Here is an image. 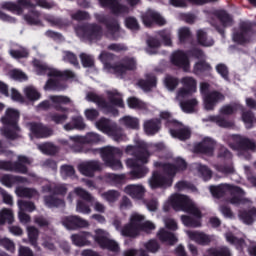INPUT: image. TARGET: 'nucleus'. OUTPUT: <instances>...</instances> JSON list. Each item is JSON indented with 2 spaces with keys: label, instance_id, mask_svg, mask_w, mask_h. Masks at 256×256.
I'll list each match as a JSON object with an SVG mask.
<instances>
[{
  "label": "nucleus",
  "instance_id": "obj_1",
  "mask_svg": "<svg viewBox=\"0 0 256 256\" xmlns=\"http://www.w3.org/2000/svg\"><path fill=\"white\" fill-rule=\"evenodd\" d=\"M127 155H133L134 158L126 160V165L131 169V176L134 179H141L149 173V169L145 166V163H149V157L151 153L145 146H127L125 149Z\"/></svg>",
  "mask_w": 256,
  "mask_h": 256
},
{
  "label": "nucleus",
  "instance_id": "obj_2",
  "mask_svg": "<svg viewBox=\"0 0 256 256\" xmlns=\"http://www.w3.org/2000/svg\"><path fill=\"white\" fill-rule=\"evenodd\" d=\"M171 207L174 211H184V213L193 215L194 217H197V219H201L202 217L201 210L198 209L197 205H195L193 200L187 195L173 194L170 197L169 203L163 206V211L169 213Z\"/></svg>",
  "mask_w": 256,
  "mask_h": 256
},
{
  "label": "nucleus",
  "instance_id": "obj_3",
  "mask_svg": "<svg viewBox=\"0 0 256 256\" xmlns=\"http://www.w3.org/2000/svg\"><path fill=\"white\" fill-rule=\"evenodd\" d=\"M21 114L19 110L13 108H8L5 112V115L1 118V123L4 125L2 129V135L7 138L9 141H15L21 137V127H19V119Z\"/></svg>",
  "mask_w": 256,
  "mask_h": 256
},
{
  "label": "nucleus",
  "instance_id": "obj_4",
  "mask_svg": "<svg viewBox=\"0 0 256 256\" xmlns=\"http://www.w3.org/2000/svg\"><path fill=\"white\" fill-rule=\"evenodd\" d=\"M210 193L215 199H221L225 197L226 193H230L231 198L229 202L231 205H241L245 203V191L239 186H233L231 184H220L218 186H210Z\"/></svg>",
  "mask_w": 256,
  "mask_h": 256
},
{
  "label": "nucleus",
  "instance_id": "obj_5",
  "mask_svg": "<svg viewBox=\"0 0 256 256\" xmlns=\"http://www.w3.org/2000/svg\"><path fill=\"white\" fill-rule=\"evenodd\" d=\"M94 153H100L104 163L107 165V167L113 169V171L123 169V163H121V160L119 159L123 155L121 149L113 146H107L104 148L95 149Z\"/></svg>",
  "mask_w": 256,
  "mask_h": 256
},
{
  "label": "nucleus",
  "instance_id": "obj_6",
  "mask_svg": "<svg viewBox=\"0 0 256 256\" xmlns=\"http://www.w3.org/2000/svg\"><path fill=\"white\" fill-rule=\"evenodd\" d=\"M33 65L38 75H47L48 77H55L61 81H69V79H75V72L71 70H57L55 68H49L46 64H43L40 60L35 59Z\"/></svg>",
  "mask_w": 256,
  "mask_h": 256
},
{
  "label": "nucleus",
  "instance_id": "obj_7",
  "mask_svg": "<svg viewBox=\"0 0 256 256\" xmlns=\"http://www.w3.org/2000/svg\"><path fill=\"white\" fill-rule=\"evenodd\" d=\"M94 17L97 23L105 26L106 34L110 39L113 41H117L119 39L121 25L119 24V20H117V18L105 14H95Z\"/></svg>",
  "mask_w": 256,
  "mask_h": 256
},
{
  "label": "nucleus",
  "instance_id": "obj_8",
  "mask_svg": "<svg viewBox=\"0 0 256 256\" xmlns=\"http://www.w3.org/2000/svg\"><path fill=\"white\" fill-rule=\"evenodd\" d=\"M52 101V105L51 102ZM49 100H44L38 104V109H42L43 111H49V109H52L54 111H58L60 113H67L69 111V108L63 106V105H70L71 98L68 96L63 95H52L50 96Z\"/></svg>",
  "mask_w": 256,
  "mask_h": 256
},
{
  "label": "nucleus",
  "instance_id": "obj_9",
  "mask_svg": "<svg viewBox=\"0 0 256 256\" xmlns=\"http://www.w3.org/2000/svg\"><path fill=\"white\" fill-rule=\"evenodd\" d=\"M70 139L74 142L72 149L75 153H83V145H99L105 141L103 136L95 132H88L85 136H71Z\"/></svg>",
  "mask_w": 256,
  "mask_h": 256
},
{
  "label": "nucleus",
  "instance_id": "obj_10",
  "mask_svg": "<svg viewBox=\"0 0 256 256\" xmlns=\"http://www.w3.org/2000/svg\"><path fill=\"white\" fill-rule=\"evenodd\" d=\"M76 31L78 35L83 36L88 41H99L103 37V27L97 23H87L78 26Z\"/></svg>",
  "mask_w": 256,
  "mask_h": 256
},
{
  "label": "nucleus",
  "instance_id": "obj_11",
  "mask_svg": "<svg viewBox=\"0 0 256 256\" xmlns=\"http://www.w3.org/2000/svg\"><path fill=\"white\" fill-rule=\"evenodd\" d=\"M142 221H145V216L140 214L132 215L129 223L125 224L121 229L120 234L122 237H129L130 239L139 237V223H142Z\"/></svg>",
  "mask_w": 256,
  "mask_h": 256
},
{
  "label": "nucleus",
  "instance_id": "obj_12",
  "mask_svg": "<svg viewBox=\"0 0 256 256\" xmlns=\"http://www.w3.org/2000/svg\"><path fill=\"white\" fill-rule=\"evenodd\" d=\"M95 233L94 241L99 245L100 249H107V251H111L112 253H119V244L109 238V233L102 229L96 230Z\"/></svg>",
  "mask_w": 256,
  "mask_h": 256
},
{
  "label": "nucleus",
  "instance_id": "obj_13",
  "mask_svg": "<svg viewBox=\"0 0 256 256\" xmlns=\"http://www.w3.org/2000/svg\"><path fill=\"white\" fill-rule=\"evenodd\" d=\"M232 143L229 144L230 149L233 151H239L240 153H247V151H256L255 141L243 137L241 135H235Z\"/></svg>",
  "mask_w": 256,
  "mask_h": 256
},
{
  "label": "nucleus",
  "instance_id": "obj_14",
  "mask_svg": "<svg viewBox=\"0 0 256 256\" xmlns=\"http://www.w3.org/2000/svg\"><path fill=\"white\" fill-rule=\"evenodd\" d=\"M251 33H253V26L247 22H242L239 29L233 33L232 39L237 45H247V43H251Z\"/></svg>",
  "mask_w": 256,
  "mask_h": 256
},
{
  "label": "nucleus",
  "instance_id": "obj_15",
  "mask_svg": "<svg viewBox=\"0 0 256 256\" xmlns=\"http://www.w3.org/2000/svg\"><path fill=\"white\" fill-rule=\"evenodd\" d=\"M170 63L173 67L177 69H182L184 73H189L191 71V61L189 56L183 50H177L170 56Z\"/></svg>",
  "mask_w": 256,
  "mask_h": 256
},
{
  "label": "nucleus",
  "instance_id": "obj_16",
  "mask_svg": "<svg viewBox=\"0 0 256 256\" xmlns=\"http://www.w3.org/2000/svg\"><path fill=\"white\" fill-rule=\"evenodd\" d=\"M38 1L39 0H18L17 3L4 2L1 7L2 9H6V11L21 15V13H23V7L26 9H35L38 5Z\"/></svg>",
  "mask_w": 256,
  "mask_h": 256
},
{
  "label": "nucleus",
  "instance_id": "obj_17",
  "mask_svg": "<svg viewBox=\"0 0 256 256\" xmlns=\"http://www.w3.org/2000/svg\"><path fill=\"white\" fill-rule=\"evenodd\" d=\"M136 70L137 60L133 57L125 56L118 63H116V66L114 67V75L123 77V75H126L127 71Z\"/></svg>",
  "mask_w": 256,
  "mask_h": 256
},
{
  "label": "nucleus",
  "instance_id": "obj_18",
  "mask_svg": "<svg viewBox=\"0 0 256 256\" xmlns=\"http://www.w3.org/2000/svg\"><path fill=\"white\" fill-rule=\"evenodd\" d=\"M194 153L213 157L215 153V140L205 137L201 142L194 145Z\"/></svg>",
  "mask_w": 256,
  "mask_h": 256
},
{
  "label": "nucleus",
  "instance_id": "obj_19",
  "mask_svg": "<svg viewBox=\"0 0 256 256\" xmlns=\"http://www.w3.org/2000/svg\"><path fill=\"white\" fill-rule=\"evenodd\" d=\"M102 170L103 165L99 160H90L78 165V171L85 177H95V173Z\"/></svg>",
  "mask_w": 256,
  "mask_h": 256
},
{
  "label": "nucleus",
  "instance_id": "obj_20",
  "mask_svg": "<svg viewBox=\"0 0 256 256\" xmlns=\"http://www.w3.org/2000/svg\"><path fill=\"white\" fill-rule=\"evenodd\" d=\"M62 223L66 229L71 231H77V229H87L89 227V221L81 218L78 215L66 216Z\"/></svg>",
  "mask_w": 256,
  "mask_h": 256
},
{
  "label": "nucleus",
  "instance_id": "obj_21",
  "mask_svg": "<svg viewBox=\"0 0 256 256\" xmlns=\"http://www.w3.org/2000/svg\"><path fill=\"white\" fill-rule=\"evenodd\" d=\"M101 7L104 9H110L113 15H123L129 13V7L125 4H121L119 0H98Z\"/></svg>",
  "mask_w": 256,
  "mask_h": 256
},
{
  "label": "nucleus",
  "instance_id": "obj_22",
  "mask_svg": "<svg viewBox=\"0 0 256 256\" xmlns=\"http://www.w3.org/2000/svg\"><path fill=\"white\" fill-rule=\"evenodd\" d=\"M181 83L183 87L178 90V97H189L197 91V80L195 78L189 76L183 77Z\"/></svg>",
  "mask_w": 256,
  "mask_h": 256
},
{
  "label": "nucleus",
  "instance_id": "obj_23",
  "mask_svg": "<svg viewBox=\"0 0 256 256\" xmlns=\"http://www.w3.org/2000/svg\"><path fill=\"white\" fill-rule=\"evenodd\" d=\"M173 185V178H167L163 174L155 171L150 179L151 189H165Z\"/></svg>",
  "mask_w": 256,
  "mask_h": 256
},
{
  "label": "nucleus",
  "instance_id": "obj_24",
  "mask_svg": "<svg viewBox=\"0 0 256 256\" xmlns=\"http://www.w3.org/2000/svg\"><path fill=\"white\" fill-rule=\"evenodd\" d=\"M203 99L204 109L206 111H213L219 102L225 101V95L217 90H213L209 94H206Z\"/></svg>",
  "mask_w": 256,
  "mask_h": 256
},
{
  "label": "nucleus",
  "instance_id": "obj_25",
  "mask_svg": "<svg viewBox=\"0 0 256 256\" xmlns=\"http://www.w3.org/2000/svg\"><path fill=\"white\" fill-rule=\"evenodd\" d=\"M30 125V131L36 139H47L53 135V129L47 127L43 123L32 122Z\"/></svg>",
  "mask_w": 256,
  "mask_h": 256
},
{
  "label": "nucleus",
  "instance_id": "obj_26",
  "mask_svg": "<svg viewBox=\"0 0 256 256\" xmlns=\"http://www.w3.org/2000/svg\"><path fill=\"white\" fill-rule=\"evenodd\" d=\"M142 22L145 27H151L153 24L163 26L166 23L161 14L151 10L142 15Z\"/></svg>",
  "mask_w": 256,
  "mask_h": 256
},
{
  "label": "nucleus",
  "instance_id": "obj_27",
  "mask_svg": "<svg viewBox=\"0 0 256 256\" xmlns=\"http://www.w3.org/2000/svg\"><path fill=\"white\" fill-rule=\"evenodd\" d=\"M91 239L95 241V235L85 231L71 236V241L76 247H87L91 245Z\"/></svg>",
  "mask_w": 256,
  "mask_h": 256
},
{
  "label": "nucleus",
  "instance_id": "obj_28",
  "mask_svg": "<svg viewBox=\"0 0 256 256\" xmlns=\"http://www.w3.org/2000/svg\"><path fill=\"white\" fill-rule=\"evenodd\" d=\"M0 182L4 187L11 189L13 185H19V183H28L29 179L23 176H15L13 174H4L0 177Z\"/></svg>",
  "mask_w": 256,
  "mask_h": 256
},
{
  "label": "nucleus",
  "instance_id": "obj_29",
  "mask_svg": "<svg viewBox=\"0 0 256 256\" xmlns=\"http://www.w3.org/2000/svg\"><path fill=\"white\" fill-rule=\"evenodd\" d=\"M124 191L127 195L132 197V199L141 200L145 197V187H143V185L130 184L124 188Z\"/></svg>",
  "mask_w": 256,
  "mask_h": 256
},
{
  "label": "nucleus",
  "instance_id": "obj_30",
  "mask_svg": "<svg viewBox=\"0 0 256 256\" xmlns=\"http://www.w3.org/2000/svg\"><path fill=\"white\" fill-rule=\"evenodd\" d=\"M161 130V119L152 118L144 123L146 135H156Z\"/></svg>",
  "mask_w": 256,
  "mask_h": 256
},
{
  "label": "nucleus",
  "instance_id": "obj_31",
  "mask_svg": "<svg viewBox=\"0 0 256 256\" xmlns=\"http://www.w3.org/2000/svg\"><path fill=\"white\" fill-rule=\"evenodd\" d=\"M154 167L162 169L164 175H167V179H172L177 175V167L175 164L165 163V162H155Z\"/></svg>",
  "mask_w": 256,
  "mask_h": 256
},
{
  "label": "nucleus",
  "instance_id": "obj_32",
  "mask_svg": "<svg viewBox=\"0 0 256 256\" xmlns=\"http://www.w3.org/2000/svg\"><path fill=\"white\" fill-rule=\"evenodd\" d=\"M99 59L104 64L106 69H109V71H113V73H115V67H117V63L113 64V61H115V54L103 51L99 55Z\"/></svg>",
  "mask_w": 256,
  "mask_h": 256
},
{
  "label": "nucleus",
  "instance_id": "obj_33",
  "mask_svg": "<svg viewBox=\"0 0 256 256\" xmlns=\"http://www.w3.org/2000/svg\"><path fill=\"white\" fill-rule=\"evenodd\" d=\"M138 85L143 91L149 92L154 87H157V76L155 74H146V79H140Z\"/></svg>",
  "mask_w": 256,
  "mask_h": 256
},
{
  "label": "nucleus",
  "instance_id": "obj_34",
  "mask_svg": "<svg viewBox=\"0 0 256 256\" xmlns=\"http://www.w3.org/2000/svg\"><path fill=\"white\" fill-rule=\"evenodd\" d=\"M157 237L161 243H167L168 245H175L179 241L173 232H169L164 228L159 230Z\"/></svg>",
  "mask_w": 256,
  "mask_h": 256
},
{
  "label": "nucleus",
  "instance_id": "obj_35",
  "mask_svg": "<svg viewBox=\"0 0 256 256\" xmlns=\"http://www.w3.org/2000/svg\"><path fill=\"white\" fill-rule=\"evenodd\" d=\"M191 241H195L198 245H209L211 243V236L203 232L192 231L188 232Z\"/></svg>",
  "mask_w": 256,
  "mask_h": 256
},
{
  "label": "nucleus",
  "instance_id": "obj_36",
  "mask_svg": "<svg viewBox=\"0 0 256 256\" xmlns=\"http://www.w3.org/2000/svg\"><path fill=\"white\" fill-rule=\"evenodd\" d=\"M65 89H67V84L57 78L48 79L44 85L45 91H65Z\"/></svg>",
  "mask_w": 256,
  "mask_h": 256
},
{
  "label": "nucleus",
  "instance_id": "obj_37",
  "mask_svg": "<svg viewBox=\"0 0 256 256\" xmlns=\"http://www.w3.org/2000/svg\"><path fill=\"white\" fill-rule=\"evenodd\" d=\"M44 203L49 209H59V207H65V200L55 196V194H50L44 196Z\"/></svg>",
  "mask_w": 256,
  "mask_h": 256
},
{
  "label": "nucleus",
  "instance_id": "obj_38",
  "mask_svg": "<svg viewBox=\"0 0 256 256\" xmlns=\"http://www.w3.org/2000/svg\"><path fill=\"white\" fill-rule=\"evenodd\" d=\"M239 219L245 223V225H253L256 219V208L252 207L249 210H240Z\"/></svg>",
  "mask_w": 256,
  "mask_h": 256
},
{
  "label": "nucleus",
  "instance_id": "obj_39",
  "mask_svg": "<svg viewBox=\"0 0 256 256\" xmlns=\"http://www.w3.org/2000/svg\"><path fill=\"white\" fill-rule=\"evenodd\" d=\"M182 126L176 127L177 129H170V134L174 137V139H179L180 141H187V139L191 138V130L189 128H181Z\"/></svg>",
  "mask_w": 256,
  "mask_h": 256
},
{
  "label": "nucleus",
  "instance_id": "obj_40",
  "mask_svg": "<svg viewBox=\"0 0 256 256\" xmlns=\"http://www.w3.org/2000/svg\"><path fill=\"white\" fill-rule=\"evenodd\" d=\"M217 0H170L173 7H187V2L191 5H207V3H216Z\"/></svg>",
  "mask_w": 256,
  "mask_h": 256
},
{
  "label": "nucleus",
  "instance_id": "obj_41",
  "mask_svg": "<svg viewBox=\"0 0 256 256\" xmlns=\"http://www.w3.org/2000/svg\"><path fill=\"white\" fill-rule=\"evenodd\" d=\"M64 129L66 131H73V129H78V131H83V129H85V122L83 120V117L81 116L72 117V122L65 124Z\"/></svg>",
  "mask_w": 256,
  "mask_h": 256
},
{
  "label": "nucleus",
  "instance_id": "obj_42",
  "mask_svg": "<svg viewBox=\"0 0 256 256\" xmlns=\"http://www.w3.org/2000/svg\"><path fill=\"white\" fill-rule=\"evenodd\" d=\"M213 67L205 60H200L194 64L193 73L195 75H203L205 73H211Z\"/></svg>",
  "mask_w": 256,
  "mask_h": 256
},
{
  "label": "nucleus",
  "instance_id": "obj_43",
  "mask_svg": "<svg viewBox=\"0 0 256 256\" xmlns=\"http://www.w3.org/2000/svg\"><path fill=\"white\" fill-rule=\"evenodd\" d=\"M117 125L116 123L111 124V120L102 117L96 122V127L99 131L102 133H105L106 135L109 134V132L113 129V127Z\"/></svg>",
  "mask_w": 256,
  "mask_h": 256
},
{
  "label": "nucleus",
  "instance_id": "obj_44",
  "mask_svg": "<svg viewBox=\"0 0 256 256\" xmlns=\"http://www.w3.org/2000/svg\"><path fill=\"white\" fill-rule=\"evenodd\" d=\"M216 17L220 21L222 27H233V17L225 10H219L216 12Z\"/></svg>",
  "mask_w": 256,
  "mask_h": 256
},
{
  "label": "nucleus",
  "instance_id": "obj_45",
  "mask_svg": "<svg viewBox=\"0 0 256 256\" xmlns=\"http://www.w3.org/2000/svg\"><path fill=\"white\" fill-rule=\"evenodd\" d=\"M15 221V217L13 216V210L9 208H3L0 211V225H11Z\"/></svg>",
  "mask_w": 256,
  "mask_h": 256
},
{
  "label": "nucleus",
  "instance_id": "obj_46",
  "mask_svg": "<svg viewBox=\"0 0 256 256\" xmlns=\"http://www.w3.org/2000/svg\"><path fill=\"white\" fill-rule=\"evenodd\" d=\"M48 119L52 121V123H55V125H63V123L69 119V115H67L66 112H50Z\"/></svg>",
  "mask_w": 256,
  "mask_h": 256
},
{
  "label": "nucleus",
  "instance_id": "obj_47",
  "mask_svg": "<svg viewBox=\"0 0 256 256\" xmlns=\"http://www.w3.org/2000/svg\"><path fill=\"white\" fill-rule=\"evenodd\" d=\"M209 121L212 123H216L218 127H222L224 129H229V127H233V122L225 119L222 115L209 116Z\"/></svg>",
  "mask_w": 256,
  "mask_h": 256
},
{
  "label": "nucleus",
  "instance_id": "obj_48",
  "mask_svg": "<svg viewBox=\"0 0 256 256\" xmlns=\"http://www.w3.org/2000/svg\"><path fill=\"white\" fill-rule=\"evenodd\" d=\"M121 125H124L126 129H133L137 130L139 129V119L131 116H124L120 119Z\"/></svg>",
  "mask_w": 256,
  "mask_h": 256
},
{
  "label": "nucleus",
  "instance_id": "obj_49",
  "mask_svg": "<svg viewBox=\"0 0 256 256\" xmlns=\"http://www.w3.org/2000/svg\"><path fill=\"white\" fill-rule=\"evenodd\" d=\"M27 231L30 245H32L34 249H37V247H39L37 244V240L39 239V229L35 228V226H29Z\"/></svg>",
  "mask_w": 256,
  "mask_h": 256
},
{
  "label": "nucleus",
  "instance_id": "obj_50",
  "mask_svg": "<svg viewBox=\"0 0 256 256\" xmlns=\"http://www.w3.org/2000/svg\"><path fill=\"white\" fill-rule=\"evenodd\" d=\"M226 241L230 243V245H235L236 249H243V245H245V239L237 238V236L233 235V233L228 232L225 235Z\"/></svg>",
  "mask_w": 256,
  "mask_h": 256
},
{
  "label": "nucleus",
  "instance_id": "obj_51",
  "mask_svg": "<svg viewBox=\"0 0 256 256\" xmlns=\"http://www.w3.org/2000/svg\"><path fill=\"white\" fill-rule=\"evenodd\" d=\"M196 105H199V101H197V98H192L180 102V107L182 111H184V113H193V111H195Z\"/></svg>",
  "mask_w": 256,
  "mask_h": 256
},
{
  "label": "nucleus",
  "instance_id": "obj_52",
  "mask_svg": "<svg viewBox=\"0 0 256 256\" xmlns=\"http://www.w3.org/2000/svg\"><path fill=\"white\" fill-rule=\"evenodd\" d=\"M0 169L3 171H11L13 173H17V171L21 170V164L0 160Z\"/></svg>",
  "mask_w": 256,
  "mask_h": 256
},
{
  "label": "nucleus",
  "instance_id": "obj_53",
  "mask_svg": "<svg viewBox=\"0 0 256 256\" xmlns=\"http://www.w3.org/2000/svg\"><path fill=\"white\" fill-rule=\"evenodd\" d=\"M14 163L20 165V170H16V173H21L22 175H27V173H29L27 165H31V160H29L27 156H19L18 161H15Z\"/></svg>",
  "mask_w": 256,
  "mask_h": 256
},
{
  "label": "nucleus",
  "instance_id": "obj_54",
  "mask_svg": "<svg viewBox=\"0 0 256 256\" xmlns=\"http://www.w3.org/2000/svg\"><path fill=\"white\" fill-rule=\"evenodd\" d=\"M119 95H120L119 92H109L108 99H109L110 105L123 109L125 107V102H123V98L121 97L117 98V96Z\"/></svg>",
  "mask_w": 256,
  "mask_h": 256
},
{
  "label": "nucleus",
  "instance_id": "obj_55",
  "mask_svg": "<svg viewBox=\"0 0 256 256\" xmlns=\"http://www.w3.org/2000/svg\"><path fill=\"white\" fill-rule=\"evenodd\" d=\"M144 248L146 249L147 253H159L161 244H159L157 239H150L144 243Z\"/></svg>",
  "mask_w": 256,
  "mask_h": 256
},
{
  "label": "nucleus",
  "instance_id": "obj_56",
  "mask_svg": "<svg viewBox=\"0 0 256 256\" xmlns=\"http://www.w3.org/2000/svg\"><path fill=\"white\" fill-rule=\"evenodd\" d=\"M16 195H18V197H26L28 199H31L32 197H35V195H37V190L33 188L17 187Z\"/></svg>",
  "mask_w": 256,
  "mask_h": 256
},
{
  "label": "nucleus",
  "instance_id": "obj_57",
  "mask_svg": "<svg viewBox=\"0 0 256 256\" xmlns=\"http://www.w3.org/2000/svg\"><path fill=\"white\" fill-rule=\"evenodd\" d=\"M40 15L39 11L32 10L29 14L24 16V19L28 25H39V23H41V20H39Z\"/></svg>",
  "mask_w": 256,
  "mask_h": 256
},
{
  "label": "nucleus",
  "instance_id": "obj_58",
  "mask_svg": "<svg viewBox=\"0 0 256 256\" xmlns=\"http://www.w3.org/2000/svg\"><path fill=\"white\" fill-rule=\"evenodd\" d=\"M80 61L84 69H92V67H95V59L89 54L81 53Z\"/></svg>",
  "mask_w": 256,
  "mask_h": 256
},
{
  "label": "nucleus",
  "instance_id": "obj_59",
  "mask_svg": "<svg viewBox=\"0 0 256 256\" xmlns=\"http://www.w3.org/2000/svg\"><path fill=\"white\" fill-rule=\"evenodd\" d=\"M164 85L169 91H175L179 86V78L171 75H166L164 79Z\"/></svg>",
  "mask_w": 256,
  "mask_h": 256
},
{
  "label": "nucleus",
  "instance_id": "obj_60",
  "mask_svg": "<svg viewBox=\"0 0 256 256\" xmlns=\"http://www.w3.org/2000/svg\"><path fill=\"white\" fill-rule=\"evenodd\" d=\"M181 221L185 227H201V222L191 216L182 215Z\"/></svg>",
  "mask_w": 256,
  "mask_h": 256
},
{
  "label": "nucleus",
  "instance_id": "obj_61",
  "mask_svg": "<svg viewBox=\"0 0 256 256\" xmlns=\"http://www.w3.org/2000/svg\"><path fill=\"white\" fill-rule=\"evenodd\" d=\"M125 179V176L119 174L108 173L103 177L105 183L113 185V183H121Z\"/></svg>",
  "mask_w": 256,
  "mask_h": 256
},
{
  "label": "nucleus",
  "instance_id": "obj_62",
  "mask_svg": "<svg viewBox=\"0 0 256 256\" xmlns=\"http://www.w3.org/2000/svg\"><path fill=\"white\" fill-rule=\"evenodd\" d=\"M117 143L123 141V130L117 124L108 133Z\"/></svg>",
  "mask_w": 256,
  "mask_h": 256
},
{
  "label": "nucleus",
  "instance_id": "obj_63",
  "mask_svg": "<svg viewBox=\"0 0 256 256\" xmlns=\"http://www.w3.org/2000/svg\"><path fill=\"white\" fill-rule=\"evenodd\" d=\"M147 45H148V53H157V49L161 47V41L155 37H150L147 39Z\"/></svg>",
  "mask_w": 256,
  "mask_h": 256
},
{
  "label": "nucleus",
  "instance_id": "obj_64",
  "mask_svg": "<svg viewBox=\"0 0 256 256\" xmlns=\"http://www.w3.org/2000/svg\"><path fill=\"white\" fill-rule=\"evenodd\" d=\"M217 74L224 79V81H229V68L227 65L220 63L216 66Z\"/></svg>",
  "mask_w": 256,
  "mask_h": 256
}]
</instances>
